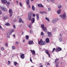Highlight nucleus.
<instances>
[{
  "label": "nucleus",
  "mask_w": 67,
  "mask_h": 67,
  "mask_svg": "<svg viewBox=\"0 0 67 67\" xmlns=\"http://www.w3.org/2000/svg\"><path fill=\"white\" fill-rule=\"evenodd\" d=\"M32 13L31 12H30L29 13L28 18L29 20L30 21H31L32 23H34V22H35V19L34 18H33L32 19Z\"/></svg>",
  "instance_id": "1"
},
{
  "label": "nucleus",
  "mask_w": 67,
  "mask_h": 67,
  "mask_svg": "<svg viewBox=\"0 0 67 67\" xmlns=\"http://www.w3.org/2000/svg\"><path fill=\"white\" fill-rule=\"evenodd\" d=\"M38 44H39L40 45H45V44H46V42L45 41H43L42 40H41L38 42Z\"/></svg>",
  "instance_id": "2"
},
{
  "label": "nucleus",
  "mask_w": 67,
  "mask_h": 67,
  "mask_svg": "<svg viewBox=\"0 0 67 67\" xmlns=\"http://www.w3.org/2000/svg\"><path fill=\"white\" fill-rule=\"evenodd\" d=\"M41 27L43 29L44 32H47V30L46 29V27H44V24L41 25Z\"/></svg>",
  "instance_id": "3"
},
{
  "label": "nucleus",
  "mask_w": 67,
  "mask_h": 67,
  "mask_svg": "<svg viewBox=\"0 0 67 67\" xmlns=\"http://www.w3.org/2000/svg\"><path fill=\"white\" fill-rule=\"evenodd\" d=\"M60 16H61L63 19H65L66 17V14L65 13H64L63 16L60 15Z\"/></svg>",
  "instance_id": "4"
},
{
  "label": "nucleus",
  "mask_w": 67,
  "mask_h": 67,
  "mask_svg": "<svg viewBox=\"0 0 67 67\" xmlns=\"http://www.w3.org/2000/svg\"><path fill=\"white\" fill-rule=\"evenodd\" d=\"M62 50V48L60 47H58L57 48L55 49L56 52H59L60 51H61Z\"/></svg>",
  "instance_id": "5"
},
{
  "label": "nucleus",
  "mask_w": 67,
  "mask_h": 67,
  "mask_svg": "<svg viewBox=\"0 0 67 67\" xmlns=\"http://www.w3.org/2000/svg\"><path fill=\"white\" fill-rule=\"evenodd\" d=\"M58 19H54L52 20V23H55L58 21Z\"/></svg>",
  "instance_id": "6"
},
{
  "label": "nucleus",
  "mask_w": 67,
  "mask_h": 67,
  "mask_svg": "<svg viewBox=\"0 0 67 67\" xmlns=\"http://www.w3.org/2000/svg\"><path fill=\"white\" fill-rule=\"evenodd\" d=\"M45 52L46 54L48 55V56L49 57H51V55L49 54V51L48 50H46L45 51Z\"/></svg>",
  "instance_id": "7"
},
{
  "label": "nucleus",
  "mask_w": 67,
  "mask_h": 67,
  "mask_svg": "<svg viewBox=\"0 0 67 67\" xmlns=\"http://www.w3.org/2000/svg\"><path fill=\"white\" fill-rule=\"evenodd\" d=\"M30 52L32 53V55H35V51L33 50H32L31 49L30 50Z\"/></svg>",
  "instance_id": "8"
},
{
  "label": "nucleus",
  "mask_w": 67,
  "mask_h": 67,
  "mask_svg": "<svg viewBox=\"0 0 67 67\" xmlns=\"http://www.w3.org/2000/svg\"><path fill=\"white\" fill-rule=\"evenodd\" d=\"M26 1L27 4H28L29 5V8H31V6H30V4H29V3H30V0H26Z\"/></svg>",
  "instance_id": "9"
},
{
  "label": "nucleus",
  "mask_w": 67,
  "mask_h": 67,
  "mask_svg": "<svg viewBox=\"0 0 67 67\" xmlns=\"http://www.w3.org/2000/svg\"><path fill=\"white\" fill-rule=\"evenodd\" d=\"M12 34L11 33L10 31H8L7 32V35L8 36H10Z\"/></svg>",
  "instance_id": "10"
},
{
  "label": "nucleus",
  "mask_w": 67,
  "mask_h": 67,
  "mask_svg": "<svg viewBox=\"0 0 67 67\" xmlns=\"http://www.w3.org/2000/svg\"><path fill=\"white\" fill-rule=\"evenodd\" d=\"M1 2L5 4L7 2V0H1Z\"/></svg>",
  "instance_id": "11"
},
{
  "label": "nucleus",
  "mask_w": 67,
  "mask_h": 67,
  "mask_svg": "<svg viewBox=\"0 0 67 67\" xmlns=\"http://www.w3.org/2000/svg\"><path fill=\"white\" fill-rule=\"evenodd\" d=\"M47 34H48V36L49 37H51L52 35V33L50 32H47Z\"/></svg>",
  "instance_id": "12"
},
{
  "label": "nucleus",
  "mask_w": 67,
  "mask_h": 67,
  "mask_svg": "<svg viewBox=\"0 0 67 67\" xmlns=\"http://www.w3.org/2000/svg\"><path fill=\"white\" fill-rule=\"evenodd\" d=\"M20 57L22 59H24L25 58V56H24V54H22L20 56Z\"/></svg>",
  "instance_id": "13"
},
{
  "label": "nucleus",
  "mask_w": 67,
  "mask_h": 67,
  "mask_svg": "<svg viewBox=\"0 0 67 67\" xmlns=\"http://www.w3.org/2000/svg\"><path fill=\"white\" fill-rule=\"evenodd\" d=\"M19 23H24V22L23 21H22V19L21 18H20L19 19Z\"/></svg>",
  "instance_id": "14"
},
{
  "label": "nucleus",
  "mask_w": 67,
  "mask_h": 67,
  "mask_svg": "<svg viewBox=\"0 0 67 67\" xmlns=\"http://www.w3.org/2000/svg\"><path fill=\"white\" fill-rule=\"evenodd\" d=\"M59 60V59H55L54 61L55 64H56H56H59V62H57V61H58V60Z\"/></svg>",
  "instance_id": "15"
},
{
  "label": "nucleus",
  "mask_w": 67,
  "mask_h": 67,
  "mask_svg": "<svg viewBox=\"0 0 67 67\" xmlns=\"http://www.w3.org/2000/svg\"><path fill=\"white\" fill-rule=\"evenodd\" d=\"M29 45H31V44H34V42L33 41H29Z\"/></svg>",
  "instance_id": "16"
},
{
  "label": "nucleus",
  "mask_w": 67,
  "mask_h": 67,
  "mask_svg": "<svg viewBox=\"0 0 67 67\" xmlns=\"http://www.w3.org/2000/svg\"><path fill=\"white\" fill-rule=\"evenodd\" d=\"M46 43H49V38H47L46 39Z\"/></svg>",
  "instance_id": "17"
},
{
  "label": "nucleus",
  "mask_w": 67,
  "mask_h": 67,
  "mask_svg": "<svg viewBox=\"0 0 67 67\" xmlns=\"http://www.w3.org/2000/svg\"><path fill=\"white\" fill-rule=\"evenodd\" d=\"M2 10L3 11H5L7 10V9L3 7H2Z\"/></svg>",
  "instance_id": "18"
},
{
  "label": "nucleus",
  "mask_w": 67,
  "mask_h": 67,
  "mask_svg": "<svg viewBox=\"0 0 67 67\" xmlns=\"http://www.w3.org/2000/svg\"><path fill=\"white\" fill-rule=\"evenodd\" d=\"M61 12V10H60V9H59V10L57 11V13L58 14H60Z\"/></svg>",
  "instance_id": "19"
},
{
  "label": "nucleus",
  "mask_w": 67,
  "mask_h": 67,
  "mask_svg": "<svg viewBox=\"0 0 67 67\" xmlns=\"http://www.w3.org/2000/svg\"><path fill=\"white\" fill-rule=\"evenodd\" d=\"M38 6L39 7H42V8H43V7H44L43 5L42 4H38Z\"/></svg>",
  "instance_id": "20"
},
{
  "label": "nucleus",
  "mask_w": 67,
  "mask_h": 67,
  "mask_svg": "<svg viewBox=\"0 0 67 67\" xmlns=\"http://www.w3.org/2000/svg\"><path fill=\"white\" fill-rule=\"evenodd\" d=\"M9 13H13V12H12V10L11 9H10L9 10Z\"/></svg>",
  "instance_id": "21"
},
{
  "label": "nucleus",
  "mask_w": 67,
  "mask_h": 67,
  "mask_svg": "<svg viewBox=\"0 0 67 67\" xmlns=\"http://www.w3.org/2000/svg\"><path fill=\"white\" fill-rule=\"evenodd\" d=\"M6 3V5L7 6H9V5L10 4V2H7Z\"/></svg>",
  "instance_id": "22"
},
{
  "label": "nucleus",
  "mask_w": 67,
  "mask_h": 67,
  "mask_svg": "<svg viewBox=\"0 0 67 67\" xmlns=\"http://www.w3.org/2000/svg\"><path fill=\"white\" fill-rule=\"evenodd\" d=\"M36 15L37 16V20H38L39 19V14H37Z\"/></svg>",
  "instance_id": "23"
},
{
  "label": "nucleus",
  "mask_w": 67,
  "mask_h": 67,
  "mask_svg": "<svg viewBox=\"0 0 67 67\" xmlns=\"http://www.w3.org/2000/svg\"><path fill=\"white\" fill-rule=\"evenodd\" d=\"M32 9L33 11L35 10V7H34V6L33 5H32Z\"/></svg>",
  "instance_id": "24"
},
{
  "label": "nucleus",
  "mask_w": 67,
  "mask_h": 67,
  "mask_svg": "<svg viewBox=\"0 0 67 67\" xmlns=\"http://www.w3.org/2000/svg\"><path fill=\"white\" fill-rule=\"evenodd\" d=\"M14 65H15V66H16V65L18 64V63L15 62H14Z\"/></svg>",
  "instance_id": "25"
},
{
  "label": "nucleus",
  "mask_w": 67,
  "mask_h": 67,
  "mask_svg": "<svg viewBox=\"0 0 67 67\" xmlns=\"http://www.w3.org/2000/svg\"><path fill=\"white\" fill-rule=\"evenodd\" d=\"M55 51H56V49H55V48H54L53 49L52 51V53H53Z\"/></svg>",
  "instance_id": "26"
},
{
  "label": "nucleus",
  "mask_w": 67,
  "mask_h": 67,
  "mask_svg": "<svg viewBox=\"0 0 67 67\" xmlns=\"http://www.w3.org/2000/svg\"><path fill=\"white\" fill-rule=\"evenodd\" d=\"M26 40H28L29 38V37L28 35H26Z\"/></svg>",
  "instance_id": "27"
},
{
  "label": "nucleus",
  "mask_w": 67,
  "mask_h": 67,
  "mask_svg": "<svg viewBox=\"0 0 67 67\" xmlns=\"http://www.w3.org/2000/svg\"><path fill=\"white\" fill-rule=\"evenodd\" d=\"M5 25H7L8 26H10V24L9 23H6L5 24Z\"/></svg>",
  "instance_id": "28"
},
{
  "label": "nucleus",
  "mask_w": 67,
  "mask_h": 67,
  "mask_svg": "<svg viewBox=\"0 0 67 67\" xmlns=\"http://www.w3.org/2000/svg\"><path fill=\"white\" fill-rule=\"evenodd\" d=\"M45 19L46 20H47L49 22V18H45Z\"/></svg>",
  "instance_id": "29"
},
{
  "label": "nucleus",
  "mask_w": 67,
  "mask_h": 67,
  "mask_svg": "<svg viewBox=\"0 0 67 67\" xmlns=\"http://www.w3.org/2000/svg\"><path fill=\"white\" fill-rule=\"evenodd\" d=\"M31 24H32V23H31L30 24V25H31ZM28 27L30 29H31V28H32V27H31V25H28Z\"/></svg>",
  "instance_id": "30"
},
{
  "label": "nucleus",
  "mask_w": 67,
  "mask_h": 67,
  "mask_svg": "<svg viewBox=\"0 0 67 67\" xmlns=\"http://www.w3.org/2000/svg\"><path fill=\"white\" fill-rule=\"evenodd\" d=\"M14 30L13 29H11V33H12V32H14Z\"/></svg>",
  "instance_id": "31"
},
{
  "label": "nucleus",
  "mask_w": 67,
  "mask_h": 67,
  "mask_svg": "<svg viewBox=\"0 0 67 67\" xmlns=\"http://www.w3.org/2000/svg\"><path fill=\"white\" fill-rule=\"evenodd\" d=\"M8 19V17L7 16H5L4 17V20H6Z\"/></svg>",
  "instance_id": "32"
},
{
  "label": "nucleus",
  "mask_w": 67,
  "mask_h": 67,
  "mask_svg": "<svg viewBox=\"0 0 67 67\" xmlns=\"http://www.w3.org/2000/svg\"><path fill=\"white\" fill-rule=\"evenodd\" d=\"M30 33L31 34H32V33H33V31L32 30H30Z\"/></svg>",
  "instance_id": "33"
},
{
  "label": "nucleus",
  "mask_w": 67,
  "mask_h": 67,
  "mask_svg": "<svg viewBox=\"0 0 67 67\" xmlns=\"http://www.w3.org/2000/svg\"><path fill=\"white\" fill-rule=\"evenodd\" d=\"M12 49H15V48L14 46H13L12 47Z\"/></svg>",
  "instance_id": "34"
},
{
  "label": "nucleus",
  "mask_w": 67,
  "mask_h": 67,
  "mask_svg": "<svg viewBox=\"0 0 67 67\" xmlns=\"http://www.w3.org/2000/svg\"><path fill=\"white\" fill-rule=\"evenodd\" d=\"M58 8H59V9H60V8H62V6H61L60 5H59V6L58 7Z\"/></svg>",
  "instance_id": "35"
},
{
  "label": "nucleus",
  "mask_w": 67,
  "mask_h": 67,
  "mask_svg": "<svg viewBox=\"0 0 67 67\" xmlns=\"http://www.w3.org/2000/svg\"><path fill=\"white\" fill-rule=\"evenodd\" d=\"M59 40L60 42H62V39L60 38Z\"/></svg>",
  "instance_id": "36"
},
{
  "label": "nucleus",
  "mask_w": 67,
  "mask_h": 67,
  "mask_svg": "<svg viewBox=\"0 0 67 67\" xmlns=\"http://www.w3.org/2000/svg\"><path fill=\"white\" fill-rule=\"evenodd\" d=\"M19 4L20 7H22V3H21L19 2Z\"/></svg>",
  "instance_id": "37"
},
{
  "label": "nucleus",
  "mask_w": 67,
  "mask_h": 67,
  "mask_svg": "<svg viewBox=\"0 0 67 67\" xmlns=\"http://www.w3.org/2000/svg\"><path fill=\"white\" fill-rule=\"evenodd\" d=\"M44 35V33L43 32H42L41 33V35L42 36V35Z\"/></svg>",
  "instance_id": "38"
},
{
  "label": "nucleus",
  "mask_w": 67,
  "mask_h": 67,
  "mask_svg": "<svg viewBox=\"0 0 67 67\" xmlns=\"http://www.w3.org/2000/svg\"><path fill=\"white\" fill-rule=\"evenodd\" d=\"M1 50L2 51H3L4 49V48L3 47H2L1 48Z\"/></svg>",
  "instance_id": "39"
},
{
  "label": "nucleus",
  "mask_w": 67,
  "mask_h": 67,
  "mask_svg": "<svg viewBox=\"0 0 67 67\" xmlns=\"http://www.w3.org/2000/svg\"><path fill=\"white\" fill-rule=\"evenodd\" d=\"M15 43L16 44V45H19V42H16Z\"/></svg>",
  "instance_id": "40"
},
{
  "label": "nucleus",
  "mask_w": 67,
  "mask_h": 67,
  "mask_svg": "<svg viewBox=\"0 0 67 67\" xmlns=\"http://www.w3.org/2000/svg\"><path fill=\"white\" fill-rule=\"evenodd\" d=\"M8 64H9V65H10V64H11V62H10V61H8Z\"/></svg>",
  "instance_id": "41"
},
{
  "label": "nucleus",
  "mask_w": 67,
  "mask_h": 67,
  "mask_svg": "<svg viewBox=\"0 0 67 67\" xmlns=\"http://www.w3.org/2000/svg\"><path fill=\"white\" fill-rule=\"evenodd\" d=\"M13 27H14V29H16V27H15V25H13Z\"/></svg>",
  "instance_id": "42"
},
{
  "label": "nucleus",
  "mask_w": 67,
  "mask_h": 67,
  "mask_svg": "<svg viewBox=\"0 0 67 67\" xmlns=\"http://www.w3.org/2000/svg\"><path fill=\"white\" fill-rule=\"evenodd\" d=\"M10 14L9 15V16H12L13 14H13V13H10Z\"/></svg>",
  "instance_id": "43"
},
{
  "label": "nucleus",
  "mask_w": 67,
  "mask_h": 67,
  "mask_svg": "<svg viewBox=\"0 0 67 67\" xmlns=\"http://www.w3.org/2000/svg\"><path fill=\"white\" fill-rule=\"evenodd\" d=\"M40 13L41 14H43V13H44V12H40Z\"/></svg>",
  "instance_id": "44"
},
{
  "label": "nucleus",
  "mask_w": 67,
  "mask_h": 67,
  "mask_svg": "<svg viewBox=\"0 0 67 67\" xmlns=\"http://www.w3.org/2000/svg\"><path fill=\"white\" fill-rule=\"evenodd\" d=\"M2 27L1 25H0V30H2Z\"/></svg>",
  "instance_id": "45"
},
{
  "label": "nucleus",
  "mask_w": 67,
  "mask_h": 67,
  "mask_svg": "<svg viewBox=\"0 0 67 67\" xmlns=\"http://www.w3.org/2000/svg\"><path fill=\"white\" fill-rule=\"evenodd\" d=\"M35 14H33L32 15V16H33L34 17H35Z\"/></svg>",
  "instance_id": "46"
},
{
  "label": "nucleus",
  "mask_w": 67,
  "mask_h": 67,
  "mask_svg": "<svg viewBox=\"0 0 67 67\" xmlns=\"http://www.w3.org/2000/svg\"><path fill=\"white\" fill-rule=\"evenodd\" d=\"M51 1L53 2H55V0H51Z\"/></svg>",
  "instance_id": "47"
},
{
  "label": "nucleus",
  "mask_w": 67,
  "mask_h": 67,
  "mask_svg": "<svg viewBox=\"0 0 67 67\" xmlns=\"http://www.w3.org/2000/svg\"><path fill=\"white\" fill-rule=\"evenodd\" d=\"M30 60L31 62H32V59H31V58H30Z\"/></svg>",
  "instance_id": "48"
},
{
  "label": "nucleus",
  "mask_w": 67,
  "mask_h": 67,
  "mask_svg": "<svg viewBox=\"0 0 67 67\" xmlns=\"http://www.w3.org/2000/svg\"><path fill=\"white\" fill-rule=\"evenodd\" d=\"M56 67H58V64H57L56 65Z\"/></svg>",
  "instance_id": "49"
},
{
  "label": "nucleus",
  "mask_w": 67,
  "mask_h": 67,
  "mask_svg": "<svg viewBox=\"0 0 67 67\" xmlns=\"http://www.w3.org/2000/svg\"><path fill=\"white\" fill-rule=\"evenodd\" d=\"M48 10L49 11H51V8H48Z\"/></svg>",
  "instance_id": "50"
},
{
  "label": "nucleus",
  "mask_w": 67,
  "mask_h": 67,
  "mask_svg": "<svg viewBox=\"0 0 67 67\" xmlns=\"http://www.w3.org/2000/svg\"><path fill=\"white\" fill-rule=\"evenodd\" d=\"M45 13V14H47V12H43V13Z\"/></svg>",
  "instance_id": "51"
},
{
  "label": "nucleus",
  "mask_w": 67,
  "mask_h": 67,
  "mask_svg": "<svg viewBox=\"0 0 67 67\" xmlns=\"http://www.w3.org/2000/svg\"><path fill=\"white\" fill-rule=\"evenodd\" d=\"M6 46H8V44H7V43H6Z\"/></svg>",
  "instance_id": "52"
},
{
  "label": "nucleus",
  "mask_w": 67,
  "mask_h": 67,
  "mask_svg": "<svg viewBox=\"0 0 67 67\" xmlns=\"http://www.w3.org/2000/svg\"><path fill=\"white\" fill-rule=\"evenodd\" d=\"M22 26H23L21 24V25H20V27H22Z\"/></svg>",
  "instance_id": "53"
},
{
  "label": "nucleus",
  "mask_w": 67,
  "mask_h": 67,
  "mask_svg": "<svg viewBox=\"0 0 67 67\" xmlns=\"http://www.w3.org/2000/svg\"><path fill=\"white\" fill-rule=\"evenodd\" d=\"M2 13V12H1V11L0 10V14H1Z\"/></svg>",
  "instance_id": "54"
},
{
  "label": "nucleus",
  "mask_w": 67,
  "mask_h": 67,
  "mask_svg": "<svg viewBox=\"0 0 67 67\" xmlns=\"http://www.w3.org/2000/svg\"><path fill=\"white\" fill-rule=\"evenodd\" d=\"M60 37H62V35L61 34H60Z\"/></svg>",
  "instance_id": "55"
},
{
  "label": "nucleus",
  "mask_w": 67,
  "mask_h": 67,
  "mask_svg": "<svg viewBox=\"0 0 67 67\" xmlns=\"http://www.w3.org/2000/svg\"><path fill=\"white\" fill-rule=\"evenodd\" d=\"M47 65H49V63H47Z\"/></svg>",
  "instance_id": "56"
},
{
  "label": "nucleus",
  "mask_w": 67,
  "mask_h": 67,
  "mask_svg": "<svg viewBox=\"0 0 67 67\" xmlns=\"http://www.w3.org/2000/svg\"><path fill=\"white\" fill-rule=\"evenodd\" d=\"M13 36L14 37H15V35H13Z\"/></svg>",
  "instance_id": "57"
},
{
  "label": "nucleus",
  "mask_w": 67,
  "mask_h": 67,
  "mask_svg": "<svg viewBox=\"0 0 67 67\" xmlns=\"http://www.w3.org/2000/svg\"><path fill=\"white\" fill-rule=\"evenodd\" d=\"M25 41V40L24 39L23 40V43H24V42Z\"/></svg>",
  "instance_id": "58"
},
{
  "label": "nucleus",
  "mask_w": 67,
  "mask_h": 67,
  "mask_svg": "<svg viewBox=\"0 0 67 67\" xmlns=\"http://www.w3.org/2000/svg\"><path fill=\"white\" fill-rule=\"evenodd\" d=\"M47 1H51V0H47Z\"/></svg>",
  "instance_id": "59"
},
{
  "label": "nucleus",
  "mask_w": 67,
  "mask_h": 67,
  "mask_svg": "<svg viewBox=\"0 0 67 67\" xmlns=\"http://www.w3.org/2000/svg\"><path fill=\"white\" fill-rule=\"evenodd\" d=\"M40 67H43V65H41L40 66Z\"/></svg>",
  "instance_id": "60"
},
{
  "label": "nucleus",
  "mask_w": 67,
  "mask_h": 67,
  "mask_svg": "<svg viewBox=\"0 0 67 67\" xmlns=\"http://www.w3.org/2000/svg\"><path fill=\"white\" fill-rule=\"evenodd\" d=\"M42 63H40V64H39V65H42Z\"/></svg>",
  "instance_id": "61"
},
{
  "label": "nucleus",
  "mask_w": 67,
  "mask_h": 67,
  "mask_svg": "<svg viewBox=\"0 0 67 67\" xmlns=\"http://www.w3.org/2000/svg\"><path fill=\"white\" fill-rule=\"evenodd\" d=\"M18 1H16V3H17V4H18Z\"/></svg>",
  "instance_id": "62"
},
{
  "label": "nucleus",
  "mask_w": 67,
  "mask_h": 67,
  "mask_svg": "<svg viewBox=\"0 0 67 67\" xmlns=\"http://www.w3.org/2000/svg\"><path fill=\"white\" fill-rule=\"evenodd\" d=\"M31 1H34V0H31Z\"/></svg>",
  "instance_id": "63"
},
{
  "label": "nucleus",
  "mask_w": 67,
  "mask_h": 67,
  "mask_svg": "<svg viewBox=\"0 0 67 67\" xmlns=\"http://www.w3.org/2000/svg\"><path fill=\"white\" fill-rule=\"evenodd\" d=\"M23 32L22 33V35H23Z\"/></svg>",
  "instance_id": "64"
}]
</instances>
